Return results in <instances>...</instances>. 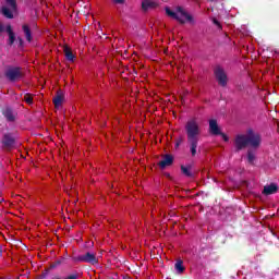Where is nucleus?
I'll return each mask as SVG.
<instances>
[{
  "label": "nucleus",
  "mask_w": 279,
  "mask_h": 279,
  "mask_svg": "<svg viewBox=\"0 0 279 279\" xmlns=\"http://www.w3.org/2000/svg\"><path fill=\"white\" fill-rule=\"evenodd\" d=\"M174 268H175V271H178L179 274H183L184 272L183 262L181 259L177 260V263L174 264Z\"/></svg>",
  "instance_id": "dca6fc26"
},
{
  "label": "nucleus",
  "mask_w": 279,
  "mask_h": 279,
  "mask_svg": "<svg viewBox=\"0 0 279 279\" xmlns=\"http://www.w3.org/2000/svg\"><path fill=\"white\" fill-rule=\"evenodd\" d=\"M62 101H64V96L62 95V93H58L53 99L56 108H60L62 106Z\"/></svg>",
  "instance_id": "ddd939ff"
},
{
  "label": "nucleus",
  "mask_w": 279,
  "mask_h": 279,
  "mask_svg": "<svg viewBox=\"0 0 279 279\" xmlns=\"http://www.w3.org/2000/svg\"><path fill=\"white\" fill-rule=\"evenodd\" d=\"M181 171L184 173V175L191 177V167H181Z\"/></svg>",
  "instance_id": "4be33fe9"
},
{
  "label": "nucleus",
  "mask_w": 279,
  "mask_h": 279,
  "mask_svg": "<svg viewBox=\"0 0 279 279\" xmlns=\"http://www.w3.org/2000/svg\"><path fill=\"white\" fill-rule=\"evenodd\" d=\"M158 2L155 0H144L142 2L143 10H150L151 8H157Z\"/></svg>",
  "instance_id": "9d476101"
},
{
  "label": "nucleus",
  "mask_w": 279,
  "mask_h": 279,
  "mask_svg": "<svg viewBox=\"0 0 279 279\" xmlns=\"http://www.w3.org/2000/svg\"><path fill=\"white\" fill-rule=\"evenodd\" d=\"M166 14L170 16V19H174V21H179V23H193V16L181 7L177 8L175 11L166 8Z\"/></svg>",
  "instance_id": "f03ea898"
},
{
  "label": "nucleus",
  "mask_w": 279,
  "mask_h": 279,
  "mask_svg": "<svg viewBox=\"0 0 279 279\" xmlns=\"http://www.w3.org/2000/svg\"><path fill=\"white\" fill-rule=\"evenodd\" d=\"M214 21V25H217V27H221V24H219V21H217V20H213Z\"/></svg>",
  "instance_id": "5701e85b"
},
{
  "label": "nucleus",
  "mask_w": 279,
  "mask_h": 279,
  "mask_svg": "<svg viewBox=\"0 0 279 279\" xmlns=\"http://www.w3.org/2000/svg\"><path fill=\"white\" fill-rule=\"evenodd\" d=\"M175 147H180V142H177Z\"/></svg>",
  "instance_id": "a878e982"
},
{
  "label": "nucleus",
  "mask_w": 279,
  "mask_h": 279,
  "mask_svg": "<svg viewBox=\"0 0 279 279\" xmlns=\"http://www.w3.org/2000/svg\"><path fill=\"white\" fill-rule=\"evenodd\" d=\"M24 101H26V104H28L29 106H32V104H34V97H32V95L26 94L24 96Z\"/></svg>",
  "instance_id": "412c9836"
},
{
  "label": "nucleus",
  "mask_w": 279,
  "mask_h": 279,
  "mask_svg": "<svg viewBox=\"0 0 279 279\" xmlns=\"http://www.w3.org/2000/svg\"><path fill=\"white\" fill-rule=\"evenodd\" d=\"M22 75L23 74L21 73V69L19 68H9L7 70V77L11 82H16V80H21Z\"/></svg>",
  "instance_id": "39448f33"
},
{
  "label": "nucleus",
  "mask_w": 279,
  "mask_h": 279,
  "mask_svg": "<svg viewBox=\"0 0 279 279\" xmlns=\"http://www.w3.org/2000/svg\"><path fill=\"white\" fill-rule=\"evenodd\" d=\"M209 130L211 134H221V132L219 131V125L217 124V120L209 121Z\"/></svg>",
  "instance_id": "9b49d317"
},
{
  "label": "nucleus",
  "mask_w": 279,
  "mask_h": 279,
  "mask_svg": "<svg viewBox=\"0 0 279 279\" xmlns=\"http://www.w3.org/2000/svg\"><path fill=\"white\" fill-rule=\"evenodd\" d=\"M22 29H23V32H24V34L26 36V40L28 43H32V31L29 29V26H27V24H24L22 26Z\"/></svg>",
  "instance_id": "4468645a"
},
{
  "label": "nucleus",
  "mask_w": 279,
  "mask_h": 279,
  "mask_svg": "<svg viewBox=\"0 0 279 279\" xmlns=\"http://www.w3.org/2000/svg\"><path fill=\"white\" fill-rule=\"evenodd\" d=\"M64 53H65L66 60H69L70 62H73V60L75 59V56H73V52L71 51V49H69L68 47L64 48Z\"/></svg>",
  "instance_id": "a211bd4d"
},
{
  "label": "nucleus",
  "mask_w": 279,
  "mask_h": 279,
  "mask_svg": "<svg viewBox=\"0 0 279 279\" xmlns=\"http://www.w3.org/2000/svg\"><path fill=\"white\" fill-rule=\"evenodd\" d=\"M215 75L221 86H226L228 84V75L223 69L216 68Z\"/></svg>",
  "instance_id": "423d86ee"
},
{
  "label": "nucleus",
  "mask_w": 279,
  "mask_h": 279,
  "mask_svg": "<svg viewBox=\"0 0 279 279\" xmlns=\"http://www.w3.org/2000/svg\"><path fill=\"white\" fill-rule=\"evenodd\" d=\"M189 143L191 144V154L195 156L197 154V140H189Z\"/></svg>",
  "instance_id": "2eb2a0df"
},
{
  "label": "nucleus",
  "mask_w": 279,
  "mask_h": 279,
  "mask_svg": "<svg viewBox=\"0 0 279 279\" xmlns=\"http://www.w3.org/2000/svg\"><path fill=\"white\" fill-rule=\"evenodd\" d=\"M278 191V186L276 184L266 185L264 187L265 195H274Z\"/></svg>",
  "instance_id": "f8f14e48"
},
{
  "label": "nucleus",
  "mask_w": 279,
  "mask_h": 279,
  "mask_svg": "<svg viewBox=\"0 0 279 279\" xmlns=\"http://www.w3.org/2000/svg\"><path fill=\"white\" fill-rule=\"evenodd\" d=\"M77 260H80V263H90L92 265H97V256H95L94 253L81 255L78 256Z\"/></svg>",
  "instance_id": "0eeeda50"
},
{
  "label": "nucleus",
  "mask_w": 279,
  "mask_h": 279,
  "mask_svg": "<svg viewBox=\"0 0 279 279\" xmlns=\"http://www.w3.org/2000/svg\"><path fill=\"white\" fill-rule=\"evenodd\" d=\"M221 136H222L223 141L228 142V135L221 134Z\"/></svg>",
  "instance_id": "b1692460"
},
{
  "label": "nucleus",
  "mask_w": 279,
  "mask_h": 279,
  "mask_svg": "<svg viewBox=\"0 0 279 279\" xmlns=\"http://www.w3.org/2000/svg\"><path fill=\"white\" fill-rule=\"evenodd\" d=\"M114 3H123V0H112Z\"/></svg>",
  "instance_id": "393cba45"
},
{
  "label": "nucleus",
  "mask_w": 279,
  "mask_h": 279,
  "mask_svg": "<svg viewBox=\"0 0 279 279\" xmlns=\"http://www.w3.org/2000/svg\"><path fill=\"white\" fill-rule=\"evenodd\" d=\"M7 31V33L9 34V40H10V45L14 44L15 37H14V32H12V26L8 25L5 27H3L0 24V32Z\"/></svg>",
  "instance_id": "1a4fd4ad"
},
{
  "label": "nucleus",
  "mask_w": 279,
  "mask_h": 279,
  "mask_svg": "<svg viewBox=\"0 0 279 279\" xmlns=\"http://www.w3.org/2000/svg\"><path fill=\"white\" fill-rule=\"evenodd\" d=\"M3 143L5 147H12V145H14V138H12L10 135H5L3 138Z\"/></svg>",
  "instance_id": "f3484780"
},
{
  "label": "nucleus",
  "mask_w": 279,
  "mask_h": 279,
  "mask_svg": "<svg viewBox=\"0 0 279 279\" xmlns=\"http://www.w3.org/2000/svg\"><path fill=\"white\" fill-rule=\"evenodd\" d=\"M8 7H3L2 8V14L7 17V19H14V12H16V0H5Z\"/></svg>",
  "instance_id": "20e7f679"
},
{
  "label": "nucleus",
  "mask_w": 279,
  "mask_h": 279,
  "mask_svg": "<svg viewBox=\"0 0 279 279\" xmlns=\"http://www.w3.org/2000/svg\"><path fill=\"white\" fill-rule=\"evenodd\" d=\"M185 129L187 132V141L197 140V136H199V123H197L196 119L187 121Z\"/></svg>",
  "instance_id": "7ed1b4c3"
},
{
  "label": "nucleus",
  "mask_w": 279,
  "mask_h": 279,
  "mask_svg": "<svg viewBox=\"0 0 279 279\" xmlns=\"http://www.w3.org/2000/svg\"><path fill=\"white\" fill-rule=\"evenodd\" d=\"M247 160L251 165L254 163V160H256V153L253 150H250L247 155Z\"/></svg>",
  "instance_id": "aec40b11"
},
{
  "label": "nucleus",
  "mask_w": 279,
  "mask_h": 279,
  "mask_svg": "<svg viewBox=\"0 0 279 279\" xmlns=\"http://www.w3.org/2000/svg\"><path fill=\"white\" fill-rule=\"evenodd\" d=\"M246 145L254 149L260 147V135L252 130H248L245 135H238L235 138L236 148L243 149Z\"/></svg>",
  "instance_id": "f257e3e1"
},
{
  "label": "nucleus",
  "mask_w": 279,
  "mask_h": 279,
  "mask_svg": "<svg viewBox=\"0 0 279 279\" xmlns=\"http://www.w3.org/2000/svg\"><path fill=\"white\" fill-rule=\"evenodd\" d=\"M3 114L8 121H14V114L12 113V109H5Z\"/></svg>",
  "instance_id": "6ab92c4d"
},
{
  "label": "nucleus",
  "mask_w": 279,
  "mask_h": 279,
  "mask_svg": "<svg viewBox=\"0 0 279 279\" xmlns=\"http://www.w3.org/2000/svg\"><path fill=\"white\" fill-rule=\"evenodd\" d=\"M171 165H173V156L171 155H165L161 161H159L160 169H166V167H171Z\"/></svg>",
  "instance_id": "6e6552de"
}]
</instances>
